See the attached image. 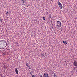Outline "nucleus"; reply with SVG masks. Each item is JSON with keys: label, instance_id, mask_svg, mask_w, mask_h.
I'll list each match as a JSON object with an SVG mask.
<instances>
[{"label": "nucleus", "instance_id": "13", "mask_svg": "<svg viewBox=\"0 0 77 77\" xmlns=\"http://www.w3.org/2000/svg\"><path fill=\"white\" fill-rule=\"evenodd\" d=\"M6 52H4V53H3V54L4 55H6Z\"/></svg>", "mask_w": 77, "mask_h": 77}, {"label": "nucleus", "instance_id": "20", "mask_svg": "<svg viewBox=\"0 0 77 77\" xmlns=\"http://www.w3.org/2000/svg\"><path fill=\"white\" fill-rule=\"evenodd\" d=\"M26 65L27 66H29V65L27 64V63L26 64Z\"/></svg>", "mask_w": 77, "mask_h": 77}, {"label": "nucleus", "instance_id": "10", "mask_svg": "<svg viewBox=\"0 0 77 77\" xmlns=\"http://www.w3.org/2000/svg\"><path fill=\"white\" fill-rule=\"evenodd\" d=\"M76 68H77V67L75 68V67H73V69L74 70V71H75L76 70Z\"/></svg>", "mask_w": 77, "mask_h": 77}, {"label": "nucleus", "instance_id": "6", "mask_svg": "<svg viewBox=\"0 0 77 77\" xmlns=\"http://www.w3.org/2000/svg\"><path fill=\"white\" fill-rule=\"evenodd\" d=\"M15 71L16 74H18V69L17 68L15 69Z\"/></svg>", "mask_w": 77, "mask_h": 77}, {"label": "nucleus", "instance_id": "7", "mask_svg": "<svg viewBox=\"0 0 77 77\" xmlns=\"http://www.w3.org/2000/svg\"><path fill=\"white\" fill-rule=\"evenodd\" d=\"M63 43H64V44L65 45H66V44H67V43L66 41H63Z\"/></svg>", "mask_w": 77, "mask_h": 77}, {"label": "nucleus", "instance_id": "3", "mask_svg": "<svg viewBox=\"0 0 77 77\" xmlns=\"http://www.w3.org/2000/svg\"><path fill=\"white\" fill-rule=\"evenodd\" d=\"M51 77H57V75L55 73L52 72L51 74Z\"/></svg>", "mask_w": 77, "mask_h": 77}, {"label": "nucleus", "instance_id": "23", "mask_svg": "<svg viewBox=\"0 0 77 77\" xmlns=\"http://www.w3.org/2000/svg\"><path fill=\"white\" fill-rule=\"evenodd\" d=\"M40 77H42V76L41 75L40 76Z\"/></svg>", "mask_w": 77, "mask_h": 77}, {"label": "nucleus", "instance_id": "25", "mask_svg": "<svg viewBox=\"0 0 77 77\" xmlns=\"http://www.w3.org/2000/svg\"><path fill=\"white\" fill-rule=\"evenodd\" d=\"M45 54H46V52H45Z\"/></svg>", "mask_w": 77, "mask_h": 77}, {"label": "nucleus", "instance_id": "5", "mask_svg": "<svg viewBox=\"0 0 77 77\" xmlns=\"http://www.w3.org/2000/svg\"><path fill=\"white\" fill-rule=\"evenodd\" d=\"M43 77H48V74L47 73H45L43 75Z\"/></svg>", "mask_w": 77, "mask_h": 77}, {"label": "nucleus", "instance_id": "21", "mask_svg": "<svg viewBox=\"0 0 77 77\" xmlns=\"http://www.w3.org/2000/svg\"><path fill=\"white\" fill-rule=\"evenodd\" d=\"M0 21H1V23H2V19H0Z\"/></svg>", "mask_w": 77, "mask_h": 77}, {"label": "nucleus", "instance_id": "19", "mask_svg": "<svg viewBox=\"0 0 77 77\" xmlns=\"http://www.w3.org/2000/svg\"><path fill=\"white\" fill-rule=\"evenodd\" d=\"M8 13H9L8 12H7L6 13V14L7 15H8Z\"/></svg>", "mask_w": 77, "mask_h": 77}, {"label": "nucleus", "instance_id": "14", "mask_svg": "<svg viewBox=\"0 0 77 77\" xmlns=\"http://www.w3.org/2000/svg\"><path fill=\"white\" fill-rule=\"evenodd\" d=\"M43 20H45V17H43Z\"/></svg>", "mask_w": 77, "mask_h": 77}, {"label": "nucleus", "instance_id": "12", "mask_svg": "<svg viewBox=\"0 0 77 77\" xmlns=\"http://www.w3.org/2000/svg\"><path fill=\"white\" fill-rule=\"evenodd\" d=\"M41 56L42 57H44V53L42 54L41 55Z\"/></svg>", "mask_w": 77, "mask_h": 77}, {"label": "nucleus", "instance_id": "8", "mask_svg": "<svg viewBox=\"0 0 77 77\" xmlns=\"http://www.w3.org/2000/svg\"><path fill=\"white\" fill-rule=\"evenodd\" d=\"M59 6L60 9H62V8H63V7L62 6V5H59Z\"/></svg>", "mask_w": 77, "mask_h": 77}, {"label": "nucleus", "instance_id": "1", "mask_svg": "<svg viewBox=\"0 0 77 77\" xmlns=\"http://www.w3.org/2000/svg\"><path fill=\"white\" fill-rule=\"evenodd\" d=\"M57 27H61L62 26V23L60 21H57Z\"/></svg>", "mask_w": 77, "mask_h": 77}, {"label": "nucleus", "instance_id": "16", "mask_svg": "<svg viewBox=\"0 0 77 77\" xmlns=\"http://www.w3.org/2000/svg\"><path fill=\"white\" fill-rule=\"evenodd\" d=\"M30 74H31V76L33 75V74H32V72H30Z\"/></svg>", "mask_w": 77, "mask_h": 77}, {"label": "nucleus", "instance_id": "2", "mask_svg": "<svg viewBox=\"0 0 77 77\" xmlns=\"http://www.w3.org/2000/svg\"><path fill=\"white\" fill-rule=\"evenodd\" d=\"M21 3H22V5H23V6H26L27 5L26 1L25 0H21Z\"/></svg>", "mask_w": 77, "mask_h": 77}, {"label": "nucleus", "instance_id": "24", "mask_svg": "<svg viewBox=\"0 0 77 77\" xmlns=\"http://www.w3.org/2000/svg\"><path fill=\"white\" fill-rule=\"evenodd\" d=\"M0 49H2V48H0Z\"/></svg>", "mask_w": 77, "mask_h": 77}, {"label": "nucleus", "instance_id": "17", "mask_svg": "<svg viewBox=\"0 0 77 77\" xmlns=\"http://www.w3.org/2000/svg\"><path fill=\"white\" fill-rule=\"evenodd\" d=\"M32 77H35V75H31Z\"/></svg>", "mask_w": 77, "mask_h": 77}, {"label": "nucleus", "instance_id": "4", "mask_svg": "<svg viewBox=\"0 0 77 77\" xmlns=\"http://www.w3.org/2000/svg\"><path fill=\"white\" fill-rule=\"evenodd\" d=\"M73 65L75 66V67L77 68V62L76 61H74L73 62Z\"/></svg>", "mask_w": 77, "mask_h": 77}, {"label": "nucleus", "instance_id": "11", "mask_svg": "<svg viewBox=\"0 0 77 77\" xmlns=\"http://www.w3.org/2000/svg\"><path fill=\"white\" fill-rule=\"evenodd\" d=\"M58 2L59 6H60V5H62V4H61V3L60 2H59V1H58Z\"/></svg>", "mask_w": 77, "mask_h": 77}, {"label": "nucleus", "instance_id": "15", "mask_svg": "<svg viewBox=\"0 0 77 77\" xmlns=\"http://www.w3.org/2000/svg\"><path fill=\"white\" fill-rule=\"evenodd\" d=\"M4 41H5L3 40H1L0 41V43L2 42H4Z\"/></svg>", "mask_w": 77, "mask_h": 77}, {"label": "nucleus", "instance_id": "26", "mask_svg": "<svg viewBox=\"0 0 77 77\" xmlns=\"http://www.w3.org/2000/svg\"><path fill=\"white\" fill-rule=\"evenodd\" d=\"M6 44H7V43H6Z\"/></svg>", "mask_w": 77, "mask_h": 77}, {"label": "nucleus", "instance_id": "18", "mask_svg": "<svg viewBox=\"0 0 77 77\" xmlns=\"http://www.w3.org/2000/svg\"><path fill=\"white\" fill-rule=\"evenodd\" d=\"M27 67H28L29 68V69H31V68L30 66H28Z\"/></svg>", "mask_w": 77, "mask_h": 77}, {"label": "nucleus", "instance_id": "22", "mask_svg": "<svg viewBox=\"0 0 77 77\" xmlns=\"http://www.w3.org/2000/svg\"><path fill=\"white\" fill-rule=\"evenodd\" d=\"M51 27L52 28H53V25H52Z\"/></svg>", "mask_w": 77, "mask_h": 77}, {"label": "nucleus", "instance_id": "9", "mask_svg": "<svg viewBox=\"0 0 77 77\" xmlns=\"http://www.w3.org/2000/svg\"><path fill=\"white\" fill-rule=\"evenodd\" d=\"M51 15H49L48 18L49 20H50V18H51Z\"/></svg>", "mask_w": 77, "mask_h": 77}]
</instances>
